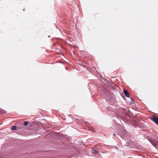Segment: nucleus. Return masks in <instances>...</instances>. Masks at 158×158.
<instances>
[{
  "label": "nucleus",
  "mask_w": 158,
  "mask_h": 158,
  "mask_svg": "<svg viewBox=\"0 0 158 158\" xmlns=\"http://www.w3.org/2000/svg\"><path fill=\"white\" fill-rule=\"evenodd\" d=\"M113 135H114V136H116V135H115V134H113Z\"/></svg>",
  "instance_id": "obj_13"
},
{
  "label": "nucleus",
  "mask_w": 158,
  "mask_h": 158,
  "mask_svg": "<svg viewBox=\"0 0 158 158\" xmlns=\"http://www.w3.org/2000/svg\"><path fill=\"white\" fill-rule=\"evenodd\" d=\"M130 99H131V103H134V101L133 99L132 98H131Z\"/></svg>",
  "instance_id": "obj_9"
},
{
  "label": "nucleus",
  "mask_w": 158,
  "mask_h": 158,
  "mask_svg": "<svg viewBox=\"0 0 158 158\" xmlns=\"http://www.w3.org/2000/svg\"><path fill=\"white\" fill-rule=\"evenodd\" d=\"M152 120L155 123L158 125V118L155 117H153L152 119Z\"/></svg>",
  "instance_id": "obj_4"
},
{
  "label": "nucleus",
  "mask_w": 158,
  "mask_h": 158,
  "mask_svg": "<svg viewBox=\"0 0 158 158\" xmlns=\"http://www.w3.org/2000/svg\"><path fill=\"white\" fill-rule=\"evenodd\" d=\"M48 37H50V35L48 36Z\"/></svg>",
  "instance_id": "obj_14"
},
{
  "label": "nucleus",
  "mask_w": 158,
  "mask_h": 158,
  "mask_svg": "<svg viewBox=\"0 0 158 158\" xmlns=\"http://www.w3.org/2000/svg\"><path fill=\"white\" fill-rule=\"evenodd\" d=\"M121 118L122 119V117H120V116H119V118H118V119H119V120H120V119H121Z\"/></svg>",
  "instance_id": "obj_11"
},
{
  "label": "nucleus",
  "mask_w": 158,
  "mask_h": 158,
  "mask_svg": "<svg viewBox=\"0 0 158 158\" xmlns=\"http://www.w3.org/2000/svg\"><path fill=\"white\" fill-rule=\"evenodd\" d=\"M5 113V111L3 110H0V114H2Z\"/></svg>",
  "instance_id": "obj_7"
},
{
  "label": "nucleus",
  "mask_w": 158,
  "mask_h": 158,
  "mask_svg": "<svg viewBox=\"0 0 158 158\" xmlns=\"http://www.w3.org/2000/svg\"><path fill=\"white\" fill-rule=\"evenodd\" d=\"M125 110L122 108H120L118 110L117 113L119 115H122V114L123 113Z\"/></svg>",
  "instance_id": "obj_3"
},
{
  "label": "nucleus",
  "mask_w": 158,
  "mask_h": 158,
  "mask_svg": "<svg viewBox=\"0 0 158 158\" xmlns=\"http://www.w3.org/2000/svg\"><path fill=\"white\" fill-rule=\"evenodd\" d=\"M24 124L25 126H27L28 125V122L27 121H25L24 122Z\"/></svg>",
  "instance_id": "obj_8"
},
{
  "label": "nucleus",
  "mask_w": 158,
  "mask_h": 158,
  "mask_svg": "<svg viewBox=\"0 0 158 158\" xmlns=\"http://www.w3.org/2000/svg\"><path fill=\"white\" fill-rule=\"evenodd\" d=\"M152 145L155 146L157 149L158 148V141L156 140L154 142L152 140H149Z\"/></svg>",
  "instance_id": "obj_2"
},
{
  "label": "nucleus",
  "mask_w": 158,
  "mask_h": 158,
  "mask_svg": "<svg viewBox=\"0 0 158 158\" xmlns=\"http://www.w3.org/2000/svg\"><path fill=\"white\" fill-rule=\"evenodd\" d=\"M92 153H98V152L95 150H94L93 151H92Z\"/></svg>",
  "instance_id": "obj_10"
},
{
  "label": "nucleus",
  "mask_w": 158,
  "mask_h": 158,
  "mask_svg": "<svg viewBox=\"0 0 158 158\" xmlns=\"http://www.w3.org/2000/svg\"><path fill=\"white\" fill-rule=\"evenodd\" d=\"M11 128L14 130H15L17 129V127L15 126H13Z\"/></svg>",
  "instance_id": "obj_6"
},
{
  "label": "nucleus",
  "mask_w": 158,
  "mask_h": 158,
  "mask_svg": "<svg viewBox=\"0 0 158 158\" xmlns=\"http://www.w3.org/2000/svg\"><path fill=\"white\" fill-rule=\"evenodd\" d=\"M124 93L126 96L128 98H129L130 97V95L129 93L128 92L127 90H124Z\"/></svg>",
  "instance_id": "obj_5"
},
{
  "label": "nucleus",
  "mask_w": 158,
  "mask_h": 158,
  "mask_svg": "<svg viewBox=\"0 0 158 158\" xmlns=\"http://www.w3.org/2000/svg\"><path fill=\"white\" fill-rule=\"evenodd\" d=\"M123 134V138L125 139L124 140L123 142V144L124 146L127 147L130 145V143L128 142H126V140H127L130 137V135L129 133L127 131H124Z\"/></svg>",
  "instance_id": "obj_1"
},
{
  "label": "nucleus",
  "mask_w": 158,
  "mask_h": 158,
  "mask_svg": "<svg viewBox=\"0 0 158 158\" xmlns=\"http://www.w3.org/2000/svg\"><path fill=\"white\" fill-rule=\"evenodd\" d=\"M23 11H24L25 10L24 9H23Z\"/></svg>",
  "instance_id": "obj_15"
},
{
  "label": "nucleus",
  "mask_w": 158,
  "mask_h": 158,
  "mask_svg": "<svg viewBox=\"0 0 158 158\" xmlns=\"http://www.w3.org/2000/svg\"><path fill=\"white\" fill-rule=\"evenodd\" d=\"M90 131H94V130H93V129L91 130Z\"/></svg>",
  "instance_id": "obj_12"
}]
</instances>
